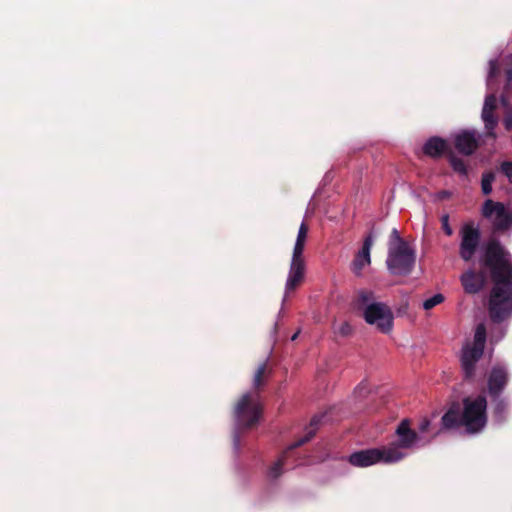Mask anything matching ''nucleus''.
Returning <instances> with one entry per match:
<instances>
[{
	"instance_id": "nucleus-31",
	"label": "nucleus",
	"mask_w": 512,
	"mask_h": 512,
	"mask_svg": "<svg viewBox=\"0 0 512 512\" xmlns=\"http://www.w3.org/2000/svg\"><path fill=\"white\" fill-rule=\"evenodd\" d=\"M512 87V66L506 70L505 91H509Z\"/></svg>"
},
{
	"instance_id": "nucleus-11",
	"label": "nucleus",
	"mask_w": 512,
	"mask_h": 512,
	"mask_svg": "<svg viewBox=\"0 0 512 512\" xmlns=\"http://www.w3.org/2000/svg\"><path fill=\"white\" fill-rule=\"evenodd\" d=\"M398 441L393 442L385 447H393L403 455V459L407 456L406 450L416 446L418 442V435L409 427V422L403 420L396 429Z\"/></svg>"
},
{
	"instance_id": "nucleus-9",
	"label": "nucleus",
	"mask_w": 512,
	"mask_h": 512,
	"mask_svg": "<svg viewBox=\"0 0 512 512\" xmlns=\"http://www.w3.org/2000/svg\"><path fill=\"white\" fill-rule=\"evenodd\" d=\"M482 215L495 231H507L512 226V215L501 202L487 199L482 206Z\"/></svg>"
},
{
	"instance_id": "nucleus-12",
	"label": "nucleus",
	"mask_w": 512,
	"mask_h": 512,
	"mask_svg": "<svg viewBox=\"0 0 512 512\" xmlns=\"http://www.w3.org/2000/svg\"><path fill=\"white\" fill-rule=\"evenodd\" d=\"M454 144L460 153L470 155L478 146V134L475 130H462L454 135Z\"/></svg>"
},
{
	"instance_id": "nucleus-6",
	"label": "nucleus",
	"mask_w": 512,
	"mask_h": 512,
	"mask_svg": "<svg viewBox=\"0 0 512 512\" xmlns=\"http://www.w3.org/2000/svg\"><path fill=\"white\" fill-rule=\"evenodd\" d=\"M403 459V455L393 447H379L361 450L350 455L353 466L368 467L378 463L394 464Z\"/></svg>"
},
{
	"instance_id": "nucleus-2",
	"label": "nucleus",
	"mask_w": 512,
	"mask_h": 512,
	"mask_svg": "<svg viewBox=\"0 0 512 512\" xmlns=\"http://www.w3.org/2000/svg\"><path fill=\"white\" fill-rule=\"evenodd\" d=\"M487 401L484 396L468 397L463 402V412L459 416L458 407H451L442 417L444 428L450 429L462 425L471 434L483 430L487 422Z\"/></svg>"
},
{
	"instance_id": "nucleus-5",
	"label": "nucleus",
	"mask_w": 512,
	"mask_h": 512,
	"mask_svg": "<svg viewBox=\"0 0 512 512\" xmlns=\"http://www.w3.org/2000/svg\"><path fill=\"white\" fill-rule=\"evenodd\" d=\"M358 298L365 321L383 333L390 332L393 327V314L390 308L382 302L375 301L374 294L367 290L360 291Z\"/></svg>"
},
{
	"instance_id": "nucleus-22",
	"label": "nucleus",
	"mask_w": 512,
	"mask_h": 512,
	"mask_svg": "<svg viewBox=\"0 0 512 512\" xmlns=\"http://www.w3.org/2000/svg\"><path fill=\"white\" fill-rule=\"evenodd\" d=\"M406 245H409L407 242H405L399 235V232L396 230V229H393L392 232H391V235H390V240H389V245H388V248H391V247H394V246H397V247H402V246H406Z\"/></svg>"
},
{
	"instance_id": "nucleus-18",
	"label": "nucleus",
	"mask_w": 512,
	"mask_h": 512,
	"mask_svg": "<svg viewBox=\"0 0 512 512\" xmlns=\"http://www.w3.org/2000/svg\"><path fill=\"white\" fill-rule=\"evenodd\" d=\"M494 179L495 175L493 172H486L482 175L481 188L485 195H488L492 192V183Z\"/></svg>"
},
{
	"instance_id": "nucleus-10",
	"label": "nucleus",
	"mask_w": 512,
	"mask_h": 512,
	"mask_svg": "<svg viewBox=\"0 0 512 512\" xmlns=\"http://www.w3.org/2000/svg\"><path fill=\"white\" fill-rule=\"evenodd\" d=\"M460 256L469 261L474 256L480 242V231L474 224H464L460 229Z\"/></svg>"
},
{
	"instance_id": "nucleus-19",
	"label": "nucleus",
	"mask_w": 512,
	"mask_h": 512,
	"mask_svg": "<svg viewBox=\"0 0 512 512\" xmlns=\"http://www.w3.org/2000/svg\"><path fill=\"white\" fill-rule=\"evenodd\" d=\"M444 301V296L441 293L434 294L432 297L426 299L423 302V308L425 310H430L435 306L441 304Z\"/></svg>"
},
{
	"instance_id": "nucleus-7",
	"label": "nucleus",
	"mask_w": 512,
	"mask_h": 512,
	"mask_svg": "<svg viewBox=\"0 0 512 512\" xmlns=\"http://www.w3.org/2000/svg\"><path fill=\"white\" fill-rule=\"evenodd\" d=\"M486 341V327L479 324L474 333L472 343H466L462 348L461 363L466 377H471L476 362L481 358Z\"/></svg>"
},
{
	"instance_id": "nucleus-16",
	"label": "nucleus",
	"mask_w": 512,
	"mask_h": 512,
	"mask_svg": "<svg viewBox=\"0 0 512 512\" xmlns=\"http://www.w3.org/2000/svg\"><path fill=\"white\" fill-rule=\"evenodd\" d=\"M461 282L464 290L469 294L478 293L485 284L484 274H476L473 270H468L461 276Z\"/></svg>"
},
{
	"instance_id": "nucleus-35",
	"label": "nucleus",
	"mask_w": 512,
	"mask_h": 512,
	"mask_svg": "<svg viewBox=\"0 0 512 512\" xmlns=\"http://www.w3.org/2000/svg\"><path fill=\"white\" fill-rule=\"evenodd\" d=\"M450 196V193L447 191H442L439 193L440 198H448Z\"/></svg>"
},
{
	"instance_id": "nucleus-28",
	"label": "nucleus",
	"mask_w": 512,
	"mask_h": 512,
	"mask_svg": "<svg viewBox=\"0 0 512 512\" xmlns=\"http://www.w3.org/2000/svg\"><path fill=\"white\" fill-rule=\"evenodd\" d=\"M441 223H442V229L444 230V232L448 235V236H451L453 234V230L449 224V216L448 215H443L441 217Z\"/></svg>"
},
{
	"instance_id": "nucleus-4",
	"label": "nucleus",
	"mask_w": 512,
	"mask_h": 512,
	"mask_svg": "<svg viewBox=\"0 0 512 512\" xmlns=\"http://www.w3.org/2000/svg\"><path fill=\"white\" fill-rule=\"evenodd\" d=\"M261 410L259 393L257 391H249L243 394L236 403L234 409L236 429L234 445L236 448L239 446L238 433L254 427L260 420Z\"/></svg>"
},
{
	"instance_id": "nucleus-3",
	"label": "nucleus",
	"mask_w": 512,
	"mask_h": 512,
	"mask_svg": "<svg viewBox=\"0 0 512 512\" xmlns=\"http://www.w3.org/2000/svg\"><path fill=\"white\" fill-rule=\"evenodd\" d=\"M308 237V227L302 223L299 227L292 251L289 271L285 282L282 304L301 285L305 278L306 262L304 248Z\"/></svg>"
},
{
	"instance_id": "nucleus-32",
	"label": "nucleus",
	"mask_w": 512,
	"mask_h": 512,
	"mask_svg": "<svg viewBox=\"0 0 512 512\" xmlns=\"http://www.w3.org/2000/svg\"><path fill=\"white\" fill-rule=\"evenodd\" d=\"M430 425V421L427 419H424L419 426V430L421 433H425Z\"/></svg>"
},
{
	"instance_id": "nucleus-17",
	"label": "nucleus",
	"mask_w": 512,
	"mask_h": 512,
	"mask_svg": "<svg viewBox=\"0 0 512 512\" xmlns=\"http://www.w3.org/2000/svg\"><path fill=\"white\" fill-rule=\"evenodd\" d=\"M447 144L445 140L433 137L430 138L424 145L423 150L424 153L431 156L437 157L440 156L446 150Z\"/></svg>"
},
{
	"instance_id": "nucleus-34",
	"label": "nucleus",
	"mask_w": 512,
	"mask_h": 512,
	"mask_svg": "<svg viewBox=\"0 0 512 512\" xmlns=\"http://www.w3.org/2000/svg\"><path fill=\"white\" fill-rule=\"evenodd\" d=\"M500 101H501L503 106H507L508 105V100H507L505 95H501Z\"/></svg>"
},
{
	"instance_id": "nucleus-33",
	"label": "nucleus",
	"mask_w": 512,
	"mask_h": 512,
	"mask_svg": "<svg viewBox=\"0 0 512 512\" xmlns=\"http://www.w3.org/2000/svg\"><path fill=\"white\" fill-rule=\"evenodd\" d=\"M504 126L507 130H510L512 128V116H507L504 119Z\"/></svg>"
},
{
	"instance_id": "nucleus-1",
	"label": "nucleus",
	"mask_w": 512,
	"mask_h": 512,
	"mask_svg": "<svg viewBox=\"0 0 512 512\" xmlns=\"http://www.w3.org/2000/svg\"><path fill=\"white\" fill-rule=\"evenodd\" d=\"M480 262L491 273L493 288L488 312L491 321L499 324L512 316L511 256L497 240L492 239L483 246Z\"/></svg>"
},
{
	"instance_id": "nucleus-15",
	"label": "nucleus",
	"mask_w": 512,
	"mask_h": 512,
	"mask_svg": "<svg viewBox=\"0 0 512 512\" xmlns=\"http://www.w3.org/2000/svg\"><path fill=\"white\" fill-rule=\"evenodd\" d=\"M497 106V101L495 95L488 94L485 97L483 109H482V120L485 123V128L487 129L489 135L495 136L493 130L497 125V118L494 116L493 112Z\"/></svg>"
},
{
	"instance_id": "nucleus-36",
	"label": "nucleus",
	"mask_w": 512,
	"mask_h": 512,
	"mask_svg": "<svg viewBox=\"0 0 512 512\" xmlns=\"http://www.w3.org/2000/svg\"><path fill=\"white\" fill-rule=\"evenodd\" d=\"M318 422H319V421H318L316 418H314V419L311 421V426H315V425H317V423H318Z\"/></svg>"
},
{
	"instance_id": "nucleus-20",
	"label": "nucleus",
	"mask_w": 512,
	"mask_h": 512,
	"mask_svg": "<svg viewBox=\"0 0 512 512\" xmlns=\"http://www.w3.org/2000/svg\"><path fill=\"white\" fill-rule=\"evenodd\" d=\"M450 164L452 166V168L454 169L455 172L461 174V175H466L467 174V168H466V165L464 163V161L460 158H457L455 156H451L450 157Z\"/></svg>"
},
{
	"instance_id": "nucleus-30",
	"label": "nucleus",
	"mask_w": 512,
	"mask_h": 512,
	"mask_svg": "<svg viewBox=\"0 0 512 512\" xmlns=\"http://www.w3.org/2000/svg\"><path fill=\"white\" fill-rule=\"evenodd\" d=\"M505 329L503 327L497 328V331H493L491 334V340L494 342L500 341L505 335Z\"/></svg>"
},
{
	"instance_id": "nucleus-24",
	"label": "nucleus",
	"mask_w": 512,
	"mask_h": 512,
	"mask_svg": "<svg viewBox=\"0 0 512 512\" xmlns=\"http://www.w3.org/2000/svg\"><path fill=\"white\" fill-rule=\"evenodd\" d=\"M507 410V403L503 399L497 400L494 406V413L498 419V421L503 420L504 414Z\"/></svg>"
},
{
	"instance_id": "nucleus-14",
	"label": "nucleus",
	"mask_w": 512,
	"mask_h": 512,
	"mask_svg": "<svg viewBox=\"0 0 512 512\" xmlns=\"http://www.w3.org/2000/svg\"><path fill=\"white\" fill-rule=\"evenodd\" d=\"M374 238L370 234L364 242L361 250L356 254L355 259L352 262L351 269L354 274L360 275L362 270L369 266L371 263L370 251L373 246Z\"/></svg>"
},
{
	"instance_id": "nucleus-27",
	"label": "nucleus",
	"mask_w": 512,
	"mask_h": 512,
	"mask_svg": "<svg viewBox=\"0 0 512 512\" xmlns=\"http://www.w3.org/2000/svg\"><path fill=\"white\" fill-rule=\"evenodd\" d=\"M500 170L508 178L509 182L512 183V162L504 161L500 165Z\"/></svg>"
},
{
	"instance_id": "nucleus-26",
	"label": "nucleus",
	"mask_w": 512,
	"mask_h": 512,
	"mask_svg": "<svg viewBox=\"0 0 512 512\" xmlns=\"http://www.w3.org/2000/svg\"><path fill=\"white\" fill-rule=\"evenodd\" d=\"M335 332L341 336H347L352 332V327L348 322H342L335 327Z\"/></svg>"
},
{
	"instance_id": "nucleus-23",
	"label": "nucleus",
	"mask_w": 512,
	"mask_h": 512,
	"mask_svg": "<svg viewBox=\"0 0 512 512\" xmlns=\"http://www.w3.org/2000/svg\"><path fill=\"white\" fill-rule=\"evenodd\" d=\"M498 71V64L497 60H490L489 61V71L487 76V88L492 89V81L493 78L496 76Z\"/></svg>"
},
{
	"instance_id": "nucleus-21",
	"label": "nucleus",
	"mask_w": 512,
	"mask_h": 512,
	"mask_svg": "<svg viewBox=\"0 0 512 512\" xmlns=\"http://www.w3.org/2000/svg\"><path fill=\"white\" fill-rule=\"evenodd\" d=\"M265 370H266L265 364H261L258 367V369L253 377V387H254L253 391H256V389L259 388L264 383L263 376H264Z\"/></svg>"
},
{
	"instance_id": "nucleus-29",
	"label": "nucleus",
	"mask_w": 512,
	"mask_h": 512,
	"mask_svg": "<svg viewBox=\"0 0 512 512\" xmlns=\"http://www.w3.org/2000/svg\"><path fill=\"white\" fill-rule=\"evenodd\" d=\"M315 434V429H310L309 432L306 434L305 437L301 438L300 440H298L297 442H295L293 445H291L290 449L292 448H295V447H298L304 443H306L307 441H309Z\"/></svg>"
},
{
	"instance_id": "nucleus-37",
	"label": "nucleus",
	"mask_w": 512,
	"mask_h": 512,
	"mask_svg": "<svg viewBox=\"0 0 512 512\" xmlns=\"http://www.w3.org/2000/svg\"><path fill=\"white\" fill-rule=\"evenodd\" d=\"M299 332H296L292 337L291 340H295L298 337Z\"/></svg>"
},
{
	"instance_id": "nucleus-25",
	"label": "nucleus",
	"mask_w": 512,
	"mask_h": 512,
	"mask_svg": "<svg viewBox=\"0 0 512 512\" xmlns=\"http://www.w3.org/2000/svg\"><path fill=\"white\" fill-rule=\"evenodd\" d=\"M284 462V456L279 458L269 470V476L271 478H277L282 473V466Z\"/></svg>"
},
{
	"instance_id": "nucleus-8",
	"label": "nucleus",
	"mask_w": 512,
	"mask_h": 512,
	"mask_svg": "<svg viewBox=\"0 0 512 512\" xmlns=\"http://www.w3.org/2000/svg\"><path fill=\"white\" fill-rule=\"evenodd\" d=\"M415 259V251L410 245L388 248L387 269L393 275H408L415 265Z\"/></svg>"
},
{
	"instance_id": "nucleus-13",
	"label": "nucleus",
	"mask_w": 512,
	"mask_h": 512,
	"mask_svg": "<svg viewBox=\"0 0 512 512\" xmlns=\"http://www.w3.org/2000/svg\"><path fill=\"white\" fill-rule=\"evenodd\" d=\"M507 381V369L504 366L495 365L488 376V390L490 395L498 396L505 388Z\"/></svg>"
}]
</instances>
